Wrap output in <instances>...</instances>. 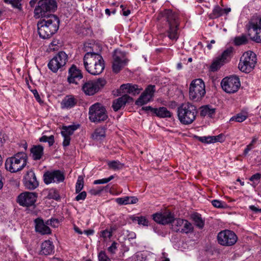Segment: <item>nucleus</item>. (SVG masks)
I'll use <instances>...</instances> for the list:
<instances>
[{
  "mask_svg": "<svg viewBox=\"0 0 261 261\" xmlns=\"http://www.w3.org/2000/svg\"><path fill=\"white\" fill-rule=\"evenodd\" d=\"M247 116L243 114L242 113H239L236 116L232 117L229 119V121H236L238 122H242L246 120Z\"/></svg>",
  "mask_w": 261,
  "mask_h": 261,
  "instance_id": "obj_42",
  "label": "nucleus"
},
{
  "mask_svg": "<svg viewBox=\"0 0 261 261\" xmlns=\"http://www.w3.org/2000/svg\"><path fill=\"white\" fill-rule=\"evenodd\" d=\"M28 155L24 152H19L13 156L7 159L5 167L11 173L21 171L27 165Z\"/></svg>",
  "mask_w": 261,
  "mask_h": 261,
  "instance_id": "obj_5",
  "label": "nucleus"
},
{
  "mask_svg": "<svg viewBox=\"0 0 261 261\" xmlns=\"http://www.w3.org/2000/svg\"><path fill=\"white\" fill-rule=\"evenodd\" d=\"M216 113V109L210 105H205L200 108V114L202 117H213Z\"/></svg>",
  "mask_w": 261,
  "mask_h": 261,
  "instance_id": "obj_32",
  "label": "nucleus"
},
{
  "mask_svg": "<svg viewBox=\"0 0 261 261\" xmlns=\"http://www.w3.org/2000/svg\"><path fill=\"white\" fill-rule=\"evenodd\" d=\"M133 221L137 222L139 225H142L143 226H148L149 222L148 220L143 216L136 217L133 219Z\"/></svg>",
  "mask_w": 261,
  "mask_h": 261,
  "instance_id": "obj_43",
  "label": "nucleus"
},
{
  "mask_svg": "<svg viewBox=\"0 0 261 261\" xmlns=\"http://www.w3.org/2000/svg\"><path fill=\"white\" fill-rule=\"evenodd\" d=\"M116 201L120 205L132 204L136 203L138 201V199L135 196H124L117 198Z\"/></svg>",
  "mask_w": 261,
  "mask_h": 261,
  "instance_id": "obj_31",
  "label": "nucleus"
},
{
  "mask_svg": "<svg viewBox=\"0 0 261 261\" xmlns=\"http://www.w3.org/2000/svg\"><path fill=\"white\" fill-rule=\"evenodd\" d=\"M83 187L84 179L82 176H79L75 185L76 193H80V192L83 189Z\"/></svg>",
  "mask_w": 261,
  "mask_h": 261,
  "instance_id": "obj_45",
  "label": "nucleus"
},
{
  "mask_svg": "<svg viewBox=\"0 0 261 261\" xmlns=\"http://www.w3.org/2000/svg\"><path fill=\"white\" fill-rule=\"evenodd\" d=\"M117 249V243L116 242H113L112 245L108 247V250L109 252L114 254L115 253L116 250Z\"/></svg>",
  "mask_w": 261,
  "mask_h": 261,
  "instance_id": "obj_56",
  "label": "nucleus"
},
{
  "mask_svg": "<svg viewBox=\"0 0 261 261\" xmlns=\"http://www.w3.org/2000/svg\"><path fill=\"white\" fill-rule=\"evenodd\" d=\"M108 165L110 169L114 170L119 169L123 166L122 164H121L120 162L116 161L109 162Z\"/></svg>",
  "mask_w": 261,
  "mask_h": 261,
  "instance_id": "obj_44",
  "label": "nucleus"
},
{
  "mask_svg": "<svg viewBox=\"0 0 261 261\" xmlns=\"http://www.w3.org/2000/svg\"><path fill=\"white\" fill-rule=\"evenodd\" d=\"M120 8H122L123 11V15L125 16H127L130 13V11L129 10H125L124 6L121 5L120 6Z\"/></svg>",
  "mask_w": 261,
  "mask_h": 261,
  "instance_id": "obj_61",
  "label": "nucleus"
},
{
  "mask_svg": "<svg viewBox=\"0 0 261 261\" xmlns=\"http://www.w3.org/2000/svg\"><path fill=\"white\" fill-rule=\"evenodd\" d=\"M98 257L99 261H110V259L107 256L104 251H100Z\"/></svg>",
  "mask_w": 261,
  "mask_h": 261,
  "instance_id": "obj_52",
  "label": "nucleus"
},
{
  "mask_svg": "<svg viewBox=\"0 0 261 261\" xmlns=\"http://www.w3.org/2000/svg\"><path fill=\"white\" fill-rule=\"evenodd\" d=\"M212 205L217 208H225L227 207V204L225 202L218 200H213L211 201Z\"/></svg>",
  "mask_w": 261,
  "mask_h": 261,
  "instance_id": "obj_47",
  "label": "nucleus"
},
{
  "mask_svg": "<svg viewBox=\"0 0 261 261\" xmlns=\"http://www.w3.org/2000/svg\"><path fill=\"white\" fill-rule=\"evenodd\" d=\"M248 42V39L245 35L237 37L234 39V43L237 45L245 44Z\"/></svg>",
  "mask_w": 261,
  "mask_h": 261,
  "instance_id": "obj_41",
  "label": "nucleus"
},
{
  "mask_svg": "<svg viewBox=\"0 0 261 261\" xmlns=\"http://www.w3.org/2000/svg\"><path fill=\"white\" fill-rule=\"evenodd\" d=\"M256 60L255 54L250 50L247 51L241 57L238 68L242 72L249 73L254 68Z\"/></svg>",
  "mask_w": 261,
  "mask_h": 261,
  "instance_id": "obj_9",
  "label": "nucleus"
},
{
  "mask_svg": "<svg viewBox=\"0 0 261 261\" xmlns=\"http://www.w3.org/2000/svg\"><path fill=\"white\" fill-rule=\"evenodd\" d=\"M171 229L176 232L188 233L193 231V227L188 220L177 218L174 219L171 225Z\"/></svg>",
  "mask_w": 261,
  "mask_h": 261,
  "instance_id": "obj_14",
  "label": "nucleus"
},
{
  "mask_svg": "<svg viewBox=\"0 0 261 261\" xmlns=\"http://www.w3.org/2000/svg\"><path fill=\"white\" fill-rule=\"evenodd\" d=\"M54 246L49 240L43 242L41 244L40 254L45 255L51 254L54 252Z\"/></svg>",
  "mask_w": 261,
  "mask_h": 261,
  "instance_id": "obj_28",
  "label": "nucleus"
},
{
  "mask_svg": "<svg viewBox=\"0 0 261 261\" xmlns=\"http://www.w3.org/2000/svg\"><path fill=\"white\" fill-rule=\"evenodd\" d=\"M116 230V227L114 226H111L109 228H107L100 231V236L105 240L110 239L113 235V231Z\"/></svg>",
  "mask_w": 261,
  "mask_h": 261,
  "instance_id": "obj_36",
  "label": "nucleus"
},
{
  "mask_svg": "<svg viewBox=\"0 0 261 261\" xmlns=\"http://www.w3.org/2000/svg\"><path fill=\"white\" fill-rule=\"evenodd\" d=\"M41 19L37 23L39 36L44 39L49 38L58 30L60 20L56 15Z\"/></svg>",
  "mask_w": 261,
  "mask_h": 261,
  "instance_id": "obj_3",
  "label": "nucleus"
},
{
  "mask_svg": "<svg viewBox=\"0 0 261 261\" xmlns=\"http://www.w3.org/2000/svg\"><path fill=\"white\" fill-rule=\"evenodd\" d=\"M103 190V188L101 187H98L97 189H92L90 190L89 193L92 195H97L100 194Z\"/></svg>",
  "mask_w": 261,
  "mask_h": 261,
  "instance_id": "obj_55",
  "label": "nucleus"
},
{
  "mask_svg": "<svg viewBox=\"0 0 261 261\" xmlns=\"http://www.w3.org/2000/svg\"><path fill=\"white\" fill-rule=\"evenodd\" d=\"M240 87L241 82L239 76L236 75L229 76V94L237 92Z\"/></svg>",
  "mask_w": 261,
  "mask_h": 261,
  "instance_id": "obj_24",
  "label": "nucleus"
},
{
  "mask_svg": "<svg viewBox=\"0 0 261 261\" xmlns=\"http://www.w3.org/2000/svg\"><path fill=\"white\" fill-rule=\"evenodd\" d=\"M120 88L122 90H125L124 92L131 94L133 95L139 94L142 90V88H139L138 85L131 84H123L121 86Z\"/></svg>",
  "mask_w": 261,
  "mask_h": 261,
  "instance_id": "obj_27",
  "label": "nucleus"
},
{
  "mask_svg": "<svg viewBox=\"0 0 261 261\" xmlns=\"http://www.w3.org/2000/svg\"><path fill=\"white\" fill-rule=\"evenodd\" d=\"M57 8V4L55 0H40L34 9V17L36 18H44L54 15V12Z\"/></svg>",
  "mask_w": 261,
  "mask_h": 261,
  "instance_id": "obj_6",
  "label": "nucleus"
},
{
  "mask_svg": "<svg viewBox=\"0 0 261 261\" xmlns=\"http://www.w3.org/2000/svg\"><path fill=\"white\" fill-rule=\"evenodd\" d=\"M48 197L50 199L55 200H59L60 198V195L57 190L55 189H51L48 193Z\"/></svg>",
  "mask_w": 261,
  "mask_h": 261,
  "instance_id": "obj_46",
  "label": "nucleus"
},
{
  "mask_svg": "<svg viewBox=\"0 0 261 261\" xmlns=\"http://www.w3.org/2000/svg\"><path fill=\"white\" fill-rule=\"evenodd\" d=\"M130 98V97L128 95L124 94L121 97L114 100L112 105L114 110L117 111L122 107H124Z\"/></svg>",
  "mask_w": 261,
  "mask_h": 261,
  "instance_id": "obj_26",
  "label": "nucleus"
},
{
  "mask_svg": "<svg viewBox=\"0 0 261 261\" xmlns=\"http://www.w3.org/2000/svg\"><path fill=\"white\" fill-rule=\"evenodd\" d=\"M32 92L33 93L34 96L37 100V101L40 102L41 101V100L37 90L36 89H34L32 90Z\"/></svg>",
  "mask_w": 261,
  "mask_h": 261,
  "instance_id": "obj_58",
  "label": "nucleus"
},
{
  "mask_svg": "<svg viewBox=\"0 0 261 261\" xmlns=\"http://www.w3.org/2000/svg\"><path fill=\"white\" fill-rule=\"evenodd\" d=\"M153 220L159 224L166 225L172 223L174 219V215L170 211H165L163 213H156L152 215Z\"/></svg>",
  "mask_w": 261,
  "mask_h": 261,
  "instance_id": "obj_17",
  "label": "nucleus"
},
{
  "mask_svg": "<svg viewBox=\"0 0 261 261\" xmlns=\"http://www.w3.org/2000/svg\"><path fill=\"white\" fill-rule=\"evenodd\" d=\"M68 74L67 81L70 84L77 85L78 82L83 77L81 70L74 65H72L69 69Z\"/></svg>",
  "mask_w": 261,
  "mask_h": 261,
  "instance_id": "obj_22",
  "label": "nucleus"
},
{
  "mask_svg": "<svg viewBox=\"0 0 261 261\" xmlns=\"http://www.w3.org/2000/svg\"><path fill=\"white\" fill-rule=\"evenodd\" d=\"M156 108L151 107V106L143 107L141 110L145 111L147 114L151 113L152 115H154Z\"/></svg>",
  "mask_w": 261,
  "mask_h": 261,
  "instance_id": "obj_51",
  "label": "nucleus"
},
{
  "mask_svg": "<svg viewBox=\"0 0 261 261\" xmlns=\"http://www.w3.org/2000/svg\"><path fill=\"white\" fill-rule=\"evenodd\" d=\"M191 218L197 227L199 228H202L203 227L204 222L199 214L197 213L193 214L191 215Z\"/></svg>",
  "mask_w": 261,
  "mask_h": 261,
  "instance_id": "obj_38",
  "label": "nucleus"
},
{
  "mask_svg": "<svg viewBox=\"0 0 261 261\" xmlns=\"http://www.w3.org/2000/svg\"><path fill=\"white\" fill-rule=\"evenodd\" d=\"M114 176L111 175L108 178H105L100 179H97L94 181L93 184L94 185H98V184H103L109 182L110 181L114 179Z\"/></svg>",
  "mask_w": 261,
  "mask_h": 261,
  "instance_id": "obj_50",
  "label": "nucleus"
},
{
  "mask_svg": "<svg viewBox=\"0 0 261 261\" xmlns=\"http://www.w3.org/2000/svg\"><path fill=\"white\" fill-rule=\"evenodd\" d=\"M84 233L87 236H90L94 233V230L92 229L85 230H84Z\"/></svg>",
  "mask_w": 261,
  "mask_h": 261,
  "instance_id": "obj_63",
  "label": "nucleus"
},
{
  "mask_svg": "<svg viewBox=\"0 0 261 261\" xmlns=\"http://www.w3.org/2000/svg\"><path fill=\"white\" fill-rule=\"evenodd\" d=\"M79 125H70L62 126L61 133L64 138L63 142V146L64 147H67L70 145L71 140L70 136L79 127Z\"/></svg>",
  "mask_w": 261,
  "mask_h": 261,
  "instance_id": "obj_20",
  "label": "nucleus"
},
{
  "mask_svg": "<svg viewBox=\"0 0 261 261\" xmlns=\"http://www.w3.org/2000/svg\"><path fill=\"white\" fill-rule=\"evenodd\" d=\"M105 84L106 81L100 79L88 81L83 84L82 89L86 95H93L102 88Z\"/></svg>",
  "mask_w": 261,
  "mask_h": 261,
  "instance_id": "obj_13",
  "label": "nucleus"
},
{
  "mask_svg": "<svg viewBox=\"0 0 261 261\" xmlns=\"http://www.w3.org/2000/svg\"><path fill=\"white\" fill-rule=\"evenodd\" d=\"M221 87L222 90L226 93H228V77L223 78L221 82Z\"/></svg>",
  "mask_w": 261,
  "mask_h": 261,
  "instance_id": "obj_48",
  "label": "nucleus"
},
{
  "mask_svg": "<svg viewBox=\"0 0 261 261\" xmlns=\"http://www.w3.org/2000/svg\"><path fill=\"white\" fill-rule=\"evenodd\" d=\"M128 60L126 58V53L120 50L116 49L113 55L112 69L113 71L117 73L128 64Z\"/></svg>",
  "mask_w": 261,
  "mask_h": 261,
  "instance_id": "obj_12",
  "label": "nucleus"
},
{
  "mask_svg": "<svg viewBox=\"0 0 261 261\" xmlns=\"http://www.w3.org/2000/svg\"><path fill=\"white\" fill-rule=\"evenodd\" d=\"M249 208L255 213H261V208H258L254 205H250Z\"/></svg>",
  "mask_w": 261,
  "mask_h": 261,
  "instance_id": "obj_60",
  "label": "nucleus"
},
{
  "mask_svg": "<svg viewBox=\"0 0 261 261\" xmlns=\"http://www.w3.org/2000/svg\"><path fill=\"white\" fill-rule=\"evenodd\" d=\"M154 115L160 118H170L172 116L171 113L165 107H162L156 108Z\"/></svg>",
  "mask_w": 261,
  "mask_h": 261,
  "instance_id": "obj_34",
  "label": "nucleus"
},
{
  "mask_svg": "<svg viewBox=\"0 0 261 261\" xmlns=\"http://www.w3.org/2000/svg\"><path fill=\"white\" fill-rule=\"evenodd\" d=\"M89 118L92 122L99 123L108 118L105 107L99 103H96L90 107Z\"/></svg>",
  "mask_w": 261,
  "mask_h": 261,
  "instance_id": "obj_10",
  "label": "nucleus"
},
{
  "mask_svg": "<svg viewBox=\"0 0 261 261\" xmlns=\"http://www.w3.org/2000/svg\"><path fill=\"white\" fill-rule=\"evenodd\" d=\"M246 27L250 38L257 43H261V16L253 15Z\"/></svg>",
  "mask_w": 261,
  "mask_h": 261,
  "instance_id": "obj_7",
  "label": "nucleus"
},
{
  "mask_svg": "<svg viewBox=\"0 0 261 261\" xmlns=\"http://www.w3.org/2000/svg\"><path fill=\"white\" fill-rule=\"evenodd\" d=\"M35 229L37 232L42 234H47L51 233L49 227L45 225L42 219L37 218L35 220Z\"/></svg>",
  "mask_w": 261,
  "mask_h": 261,
  "instance_id": "obj_23",
  "label": "nucleus"
},
{
  "mask_svg": "<svg viewBox=\"0 0 261 261\" xmlns=\"http://www.w3.org/2000/svg\"><path fill=\"white\" fill-rule=\"evenodd\" d=\"M228 58V48H226L220 56L213 60L211 65L208 67L209 71L215 72L219 70L226 62Z\"/></svg>",
  "mask_w": 261,
  "mask_h": 261,
  "instance_id": "obj_18",
  "label": "nucleus"
},
{
  "mask_svg": "<svg viewBox=\"0 0 261 261\" xmlns=\"http://www.w3.org/2000/svg\"><path fill=\"white\" fill-rule=\"evenodd\" d=\"M106 136L105 129L102 127H98L96 128L92 135L93 139L96 140H100L104 138Z\"/></svg>",
  "mask_w": 261,
  "mask_h": 261,
  "instance_id": "obj_37",
  "label": "nucleus"
},
{
  "mask_svg": "<svg viewBox=\"0 0 261 261\" xmlns=\"http://www.w3.org/2000/svg\"><path fill=\"white\" fill-rule=\"evenodd\" d=\"M23 180L25 187L29 190H34L39 186V182L32 169L27 172Z\"/></svg>",
  "mask_w": 261,
  "mask_h": 261,
  "instance_id": "obj_19",
  "label": "nucleus"
},
{
  "mask_svg": "<svg viewBox=\"0 0 261 261\" xmlns=\"http://www.w3.org/2000/svg\"><path fill=\"white\" fill-rule=\"evenodd\" d=\"M125 236L128 240L134 239L136 237V233L133 231H130L129 230H126L125 233H124Z\"/></svg>",
  "mask_w": 261,
  "mask_h": 261,
  "instance_id": "obj_53",
  "label": "nucleus"
},
{
  "mask_svg": "<svg viewBox=\"0 0 261 261\" xmlns=\"http://www.w3.org/2000/svg\"><path fill=\"white\" fill-rule=\"evenodd\" d=\"M197 114L196 107L189 102L181 104L177 109L178 119L184 125L192 124L195 121Z\"/></svg>",
  "mask_w": 261,
  "mask_h": 261,
  "instance_id": "obj_4",
  "label": "nucleus"
},
{
  "mask_svg": "<svg viewBox=\"0 0 261 261\" xmlns=\"http://www.w3.org/2000/svg\"><path fill=\"white\" fill-rule=\"evenodd\" d=\"M154 91V86H148L145 90L142 93L139 98L136 100V104L138 106H142L148 102L152 98Z\"/></svg>",
  "mask_w": 261,
  "mask_h": 261,
  "instance_id": "obj_21",
  "label": "nucleus"
},
{
  "mask_svg": "<svg viewBox=\"0 0 261 261\" xmlns=\"http://www.w3.org/2000/svg\"><path fill=\"white\" fill-rule=\"evenodd\" d=\"M261 177V174L260 173H256L252 176H251L250 178V180L253 181L254 183L257 184L259 182V180Z\"/></svg>",
  "mask_w": 261,
  "mask_h": 261,
  "instance_id": "obj_54",
  "label": "nucleus"
},
{
  "mask_svg": "<svg viewBox=\"0 0 261 261\" xmlns=\"http://www.w3.org/2000/svg\"><path fill=\"white\" fill-rule=\"evenodd\" d=\"M37 198L36 193L25 192L19 194L17 198V202L21 206L29 207L35 204Z\"/></svg>",
  "mask_w": 261,
  "mask_h": 261,
  "instance_id": "obj_15",
  "label": "nucleus"
},
{
  "mask_svg": "<svg viewBox=\"0 0 261 261\" xmlns=\"http://www.w3.org/2000/svg\"><path fill=\"white\" fill-rule=\"evenodd\" d=\"M238 237L232 231L229 230V246L235 244L238 241Z\"/></svg>",
  "mask_w": 261,
  "mask_h": 261,
  "instance_id": "obj_49",
  "label": "nucleus"
},
{
  "mask_svg": "<svg viewBox=\"0 0 261 261\" xmlns=\"http://www.w3.org/2000/svg\"><path fill=\"white\" fill-rule=\"evenodd\" d=\"M74 230L76 232L78 233L79 234H82L83 233V232L81 231V230L77 226H74Z\"/></svg>",
  "mask_w": 261,
  "mask_h": 261,
  "instance_id": "obj_64",
  "label": "nucleus"
},
{
  "mask_svg": "<svg viewBox=\"0 0 261 261\" xmlns=\"http://www.w3.org/2000/svg\"><path fill=\"white\" fill-rule=\"evenodd\" d=\"M43 147L41 145H34L31 149L32 158L34 160H40L43 154Z\"/></svg>",
  "mask_w": 261,
  "mask_h": 261,
  "instance_id": "obj_30",
  "label": "nucleus"
},
{
  "mask_svg": "<svg viewBox=\"0 0 261 261\" xmlns=\"http://www.w3.org/2000/svg\"><path fill=\"white\" fill-rule=\"evenodd\" d=\"M4 2L6 4L11 5L14 8H17L19 10L21 9V2L22 0H4Z\"/></svg>",
  "mask_w": 261,
  "mask_h": 261,
  "instance_id": "obj_40",
  "label": "nucleus"
},
{
  "mask_svg": "<svg viewBox=\"0 0 261 261\" xmlns=\"http://www.w3.org/2000/svg\"><path fill=\"white\" fill-rule=\"evenodd\" d=\"M68 61V56L64 51H59L48 63V68L56 73L59 70H63Z\"/></svg>",
  "mask_w": 261,
  "mask_h": 261,
  "instance_id": "obj_11",
  "label": "nucleus"
},
{
  "mask_svg": "<svg viewBox=\"0 0 261 261\" xmlns=\"http://www.w3.org/2000/svg\"><path fill=\"white\" fill-rule=\"evenodd\" d=\"M86 71L92 75L100 74L105 69V62L102 56L93 51L87 52L83 58Z\"/></svg>",
  "mask_w": 261,
  "mask_h": 261,
  "instance_id": "obj_2",
  "label": "nucleus"
},
{
  "mask_svg": "<svg viewBox=\"0 0 261 261\" xmlns=\"http://www.w3.org/2000/svg\"><path fill=\"white\" fill-rule=\"evenodd\" d=\"M39 141L41 142H47L49 146H51L55 143V138L53 135L49 137L43 136L39 138Z\"/></svg>",
  "mask_w": 261,
  "mask_h": 261,
  "instance_id": "obj_39",
  "label": "nucleus"
},
{
  "mask_svg": "<svg viewBox=\"0 0 261 261\" xmlns=\"http://www.w3.org/2000/svg\"><path fill=\"white\" fill-rule=\"evenodd\" d=\"M206 93L205 86L201 79L193 80L189 86V97L194 101H199L202 99Z\"/></svg>",
  "mask_w": 261,
  "mask_h": 261,
  "instance_id": "obj_8",
  "label": "nucleus"
},
{
  "mask_svg": "<svg viewBox=\"0 0 261 261\" xmlns=\"http://www.w3.org/2000/svg\"><path fill=\"white\" fill-rule=\"evenodd\" d=\"M5 140L4 137V135L1 132H0V146L3 145V144L5 142Z\"/></svg>",
  "mask_w": 261,
  "mask_h": 261,
  "instance_id": "obj_62",
  "label": "nucleus"
},
{
  "mask_svg": "<svg viewBox=\"0 0 261 261\" xmlns=\"http://www.w3.org/2000/svg\"><path fill=\"white\" fill-rule=\"evenodd\" d=\"M158 19L166 21L168 25L167 31V36L170 39L176 41L178 38V30L179 26L178 15L171 9H165L158 15Z\"/></svg>",
  "mask_w": 261,
  "mask_h": 261,
  "instance_id": "obj_1",
  "label": "nucleus"
},
{
  "mask_svg": "<svg viewBox=\"0 0 261 261\" xmlns=\"http://www.w3.org/2000/svg\"><path fill=\"white\" fill-rule=\"evenodd\" d=\"M196 138L200 142L207 144L222 142L224 140L223 136L221 134L216 136H196Z\"/></svg>",
  "mask_w": 261,
  "mask_h": 261,
  "instance_id": "obj_25",
  "label": "nucleus"
},
{
  "mask_svg": "<svg viewBox=\"0 0 261 261\" xmlns=\"http://www.w3.org/2000/svg\"><path fill=\"white\" fill-rule=\"evenodd\" d=\"M87 196L86 192L85 191L82 192L81 193H80L76 197H75V200L76 201H80L81 200H84Z\"/></svg>",
  "mask_w": 261,
  "mask_h": 261,
  "instance_id": "obj_57",
  "label": "nucleus"
},
{
  "mask_svg": "<svg viewBox=\"0 0 261 261\" xmlns=\"http://www.w3.org/2000/svg\"><path fill=\"white\" fill-rule=\"evenodd\" d=\"M218 243L223 246L228 245V230L225 229L220 232L217 236Z\"/></svg>",
  "mask_w": 261,
  "mask_h": 261,
  "instance_id": "obj_33",
  "label": "nucleus"
},
{
  "mask_svg": "<svg viewBox=\"0 0 261 261\" xmlns=\"http://www.w3.org/2000/svg\"><path fill=\"white\" fill-rule=\"evenodd\" d=\"M253 148V146L248 144L244 149L243 154L244 155H246L248 153L249 151H250Z\"/></svg>",
  "mask_w": 261,
  "mask_h": 261,
  "instance_id": "obj_59",
  "label": "nucleus"
},
{
  "mask_svg": "<svg viewBox=\"0 0 261 261\" xmlns=\"http://www.w3.org/2000/svg\"><path fill=\"white\" fill-rule=\"evenodd\" d=\"M44 182L48 185L51 182L59 183L63 182L65 176L63 172L60 170L47 171L43 175Z\"/></svg>",
  "mask_w": 261,
  "mask_h": 261,
  "instance_id": "obj_16",
  "label": "nucleus"
},
{
  "mask_svg": "<svg viewBox=\"0 0 261 261\" xmlns=\"http://www.w3.org/2000/svg\"><path fill=\"white\" fill-rule=\"evenodd\" d=\"M228 13V8H222L218 5H216L214 8L212 12L209 14V17L211 19H215L222 16L223 14H227Z\"/></svg>",
  "mask_w": 261,
  "mask_h": 261,
  "instance_id": "obj_29",
  "label": "nucleus"
},
{
  "mask_svg": "<svg viewBox=\"0 0 261 261\" xmlns=\"http://www.w3.org/2000/svg\"><path fill=\"white\" fill-rule=\"evenodd\" d=\"M76 103V99L71 96H67L62 102V108L70 109Z\"/></svg>",
  "mask_w": 261,
  "mask_h": 261,
  "instance_id": "obj_35",
  "label": "nucleus"
}]
</instances>
